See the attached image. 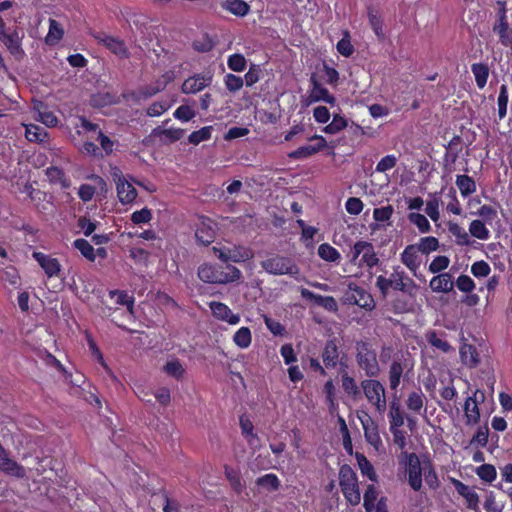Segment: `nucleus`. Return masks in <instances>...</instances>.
Segmentation results:
<instances>
[{
    "mask_svg": "<svg viewBox=\"0 0 512 512\" xmlns=\"http://www.w3.org/2000/svg\"><path fill=\"white\" fill-rule=\"evenodd\" d=\"M378 492L374 485H369L364 493V507L367 512H371L375 508V501L377 500Z\"/></svg>",
    "mask_w": 512,
    "mask_h": 512,
    "instance_id": "58",
    "label": "nucleus"
},
{
    "mask_svg": "<svg viewBox=\"0 0 512 512\" xmlns=\"http://www.w3.org/2000/svg\"><path fill=\"white\" fill-rule=\"evenodd\" d=\"M341 382L342 388L348 396L352 398H358L360 396L359 386L357 385L355 379L348 375V373H342Z\"/></svg>",
    "mask_w": 512,
    "mask_h": 512,
    "instance_id": "37",
    "label": "nucleus"
},
{
    "mask_svg": "<svg viewBox=\"0 0 512 512\" xmlns=\"http://www.w3.org/2000/svg\"><path fill=\"white\" fill-rule=\"evenodd\" d=\"M25 130V137L28 141L31 142H43L45 141L47 137V132L44 128L38 126V125H24Z\"/></svg>",
    "mask_w": 512,
    "mask_h": 512,
    "instance_id": "39",
    "label": "nucleus"
},
{
    "mask_svg": "<svg viewBox=\"0 0 512 512\" xmlns=\"http://www.w3.org/2000/svg\"><path fill=\"white\" fill-rule=\"evenodd\" d=\"M408 367L406 360L394 358L389 368V385L392 390H396L400 384L402 374Z\"/></svg>",
    "mask_w": 512,
    "mask_h": 512,
    "instance_id": "24",
    "label": "nucleus"
},
{
    "mask_svg": "<svg viewBox=\"0 0 512 512\" xmlns=\"http://www.w3.org/2000/svg\"><path fill=\"white\" fill-rule=\"evenodd\" d=\"M74 246L81 252V254L90 261L95 260V253L93 246L85 239H76Z\"/></svg>",
    "mask_w": 512,
    "mask_h": 512,
    "instance_id": "57",
    "label": "nucleus"
},
{
    "mask_svg": "<svg viewBox=\"0 0 512 512\" xmlns=\"http://www.w3.org/2000/svg\"><path fill=\"white\" fill-rule=\"evenodd\" d=\"M165 87H166V81L158 80L152 85H147V86L139 88L137 90V92H135L133 95H134L135 99H137V100L147 99V98L152 97V96L156 95L157 93L161 92L162 90L165 89Z\"/></svg>",
    "mask_w": 512,
    "mask_h": 512,
    "instance_id": "32",
    "label": "nucleus"
},
{
    "mask_svg": "<svg viewBox=\"0 0 512 512\" xmlns=\"http://www.w3.org/2000/svg\"><path fill=\"white\" fill-rule=\"evenodd\" d=\"M222 8L238 17H244L250 10L249 5L243 0H226L222 3Z\"/></svg>",
    "mask_w": 512,
    "mask_h": 512,
    "instance_id": "31",
    "label": "nucleus"
},
{
    "mask_svg": "<svg viewBox=\"0 0 512 512\" xmlns=\"http://www.w3.org/2000/svg\"><path fill=\"white\" fill-rule=\"evenodd\" d=\"M478 477L486 482H492L496 478V469L491 464H483L476 469Z\"/></svg>",
    "mask_w": 512,
    "mask_h": 512,
    "instance_id": "59",
    "label": "nucleus"
},
{
    "mask_svg": "<svg viewBox=\"0 0 512 512\" xmlns=\"http://www.w3.org/2000/svg\"><path fill=\"white\" fill-rule=\"evenodd\" d=\"M471 70L475 77L476 85L478 88H484L489 76L488 66L483 63H475L471 66Z\"/></svg>",
    "mask_w": 512,
    "mask_h": 512,
    "instance_id": "36",
    "label": "nucleus"
},
{
    "mask_svg": "<svg viewBox=\"0 0 512 512\" xmlns=\"http://www.w3.org/2000/svg\"><path fill=\"white\" fill-rule=\"evenodd\" d=\"M356 458L361 473L367 476L371 481L376 482L378 476L370 461L362 454H357Z\"/></svg>",
    "mask_w": 512,
    "mask_h": 512,
    "instance_id": "44",
    "label": "nucleus"
},
{
    "mask_svg": "<svg viewBox=\"0 0 512 512\" xmlns=\"http://www.w3.org/2000/svg\"><path fill=\"white\" fill-rule=\"evenodd\" d=\"M93 37L97 40L99 44H102L106 47L110 52L115 54L120 58H128L129 51L125 46V43L112 35H109L105 32H97L93 34Z\"/></svg>",
    "mask_w": 512,
    "mask_h": 512,
    "instance_id": "13",
    "label": "nucleus"
},
{
    "mask_svg": "<svg viewBox=\"0 0 512 512\" xmlns=\"http://www.w3.org/2000/svg\"><path fill=\"white\" fill-rule=\"evenodd\" d=\"M452 483L458 494L465 499L467 507L473 511H477L479 508V496L475 490L457 479H453Z\"/></svg>",
    "mask_w": 512,
    "mask_h": 512,
    "instance_id": "21",
    "label": "nucleus"
},
{
    "mask_svg": "<svg viewBox=\"0 0 512 512\" xmlns=\"http://www.w3.org/2000/svg\"><path fill=\"white\" fill-rule=\"evenodd\" d=\"M356 362L367 377H377L380 373V366L377 360L376 351L366 342L356 344Z\"/></svg>",
    "mask_w": 512,
    "mask_h": 512,
    "instance_id": "4",
    "label": "nucleus"
},
{
    "mask_svg": "<svg viewBox=\"0 0 512 512\" xmlns=\"http://www.w3.org/2000/svg\"><path fill=\"white\" fill-rule=\"evenodd\" d=\"M32 256L44 270L48 278L56 277L59 275L61 271V264L59 263L58 259L42 252H33Z\"/></svg>",
    "mask_w": 512,
    "mask_h": 512,
    "instance_id": "18",
    "label": "nucleus"
},
{
    "mask_svg": "<svg viewBox=\"0 0 512 512\" xmlns=\"http://www.w3.org/2000/svg\"><path fill=\"white\" fill-rule=\"evenodd\" d=\"M256 485L267 492H274L279 489L280 480L277 475L269 473L257 478Z\"/></svg>",
    "mask_w": 512,
    "mask_h": 512,
    "instance_id": "34",
    "label": "nucleus"
},
{
    "mask_svg": "<svg viewBox=\"0 0 512 512\" xmlns=\"http://www.w3.org/2000/svg\"><path fill=\"white\" fill-rule=\"evenodd\" d=\"M261 267L269 274L289 275L298 279L300 269L298 265L288 257L273 256L261 262Z\"/></svg>",
    "mask_w": 512,
    "mask_h": 512,
    "instance_id": "6",
    "label": "nucleus"
},
{
    "mask_svg": "<svg viewBox=\"0 0 512 512\" xmlns=\"http://www.w3.org/2000/svg\"><path fill=\"white\" fill-rule=\"evenodd\" d=\"M507 11L504 5L498 10L497 19L493 24V32L498 36L499 42L512 49V29L509 26L507 19Z\"/></svg>",
    "mask_w": 512,
    "mask_h": 512,
    "instance_id": "12",
    "label": "nucleus"
},
{
    "mask_svg": "<svg viewBox=\"0 0 512 512\" xmlns=\"http://www.w3.org/2000/svg\"><path fill=\"white\" fill-rule=\"evenodd\" d=\"M450 260L447 256H436L429 264V271L431 273H439L449 266Z\"/></svg>",
    "mask_w": 512,
    "mask_h": 512,
    "instance_id": "61",
    "label": "nucleus"
},
{
    "mask_svg": "<svg viewBox=\"0 0 512 512\" xmlns=\"http://www.w3.org/2000/svg\"><path fill=\"white\" fill-rule=\"evenodd\" d=\"M195 236L199 243L205 246L211 244L216 236L215 223L209 218H201L197 226Z\"/></svg>",
    "mask_w": 512,
    "mask_h": 512,
    "instance_id": "17",
    "label": "nucleus"
},
{
    "mask_svg": "<svg viewBox=\"0 0 512 512\" xmlns=\"http://www.w3.org/2000/svg\"><path fill=\"white\" fill-rule=\"evenodd\" d=\"M23 36L24 34L17 28H6L4 21L0 19V40L16 59H21L24 56V50L22 49Z\"/></svg>",
    "mask_w": 512,
    "mask_h": 512,
    "instance_id": "10",
    "label": "nucleus"
},
{
    "mask_svg": "<svg viewBox=\"0 0 512 512\" xmlns=\"http://www.w3.org/2000/svg\"><path fill=\"white\" fill-rule=\"evenodd\" d=\"M212 82L210 74H196L187 78L181 87L184 94H196L209 86Z\"/></svg>",
    "mask_w": 512,
    "mask_h": 512,
    "instance_id": "16",
    "label": "nucleus"
},
{
    "mask_svg": "<svg viewBox=\"0 0 512 512\" xmlns=\"http://www.w3.org/2000/svg\"><path fill=\"white\" fill-rule=\"evenodd\" d=\"M439 205L440 199L436 195L426 202L425 212L434 222H437L440 218Z\"/></svg>",
    "mask_w": 512,
    "mask_h": 512,
    "instance_id": "56",
    "label": "nucleus"
},
{
    "mask_svg": "<svg viewBox=\"0 0 512 512\" xmlns=\"http://www.w3.org/2000/svg\"><path fill=\"white\" fill-rule=\"evenodd\" d=\"M224 473L233 490L237 493H241L244 489V484L240 473L229 466H225Z\"/></svg>",
    "mask_w": 512,
    "mask_h": 512,
    "instance_id": "43",
    "label": "nucleus"
},
{
    "mask_svg": "<svg viewBox=\"0 0 512 512\" xmlns=\"http://www.w3.org/2000/svg\"><path fill=\"white\" fill-rule=\"evenodd\" d=\"M361 389L367 401L375 407L377 412L383 414L386 411L387 401L382 383L375 379H365L361 382Z\"/></svg>",
    "mask_w": 512,
    "mask_h": 512,
    "instance_id": "7",
    "label": "nucleus"
},
{
    "mask_svg": "<svg viewBox=\"0 0 512 512\" xmlns=\"http://www.w3.org/2000/svg\"><path fill=\"white\" fill-rule=\"evenodd\" d=\"M172 106V102L169 100L155 101L146 110V113L150 117H157L162 115Z\"/></svg>",
    "mask_w": 512,
    "mask_h": 512,
    "instance_id": "51",
    "label": "nucleus"
},
{
    "mask_svg": "<svg viewBox=\"0 0 512 512\" xmlns=\"http://www.w3.org/2000/svg\"><path fill=\"white\" fill-rule=\"evenodd\" d=\"M416 245H408L401 253L402 263L416 275V271L420 267V259Z\"/></svg>",
    "mask_w": 512,
    "mask_h": 512,
    "instance_id": "25",
    "label": "nucleus"
},
{
    "mask_svg": "<svg viewBox=\"0 0 512 512\" xmlns=\"http://www.w3.org/2000/svg\"><path fill=\"white\" fill-rule=\"evenodd\" d=\"M449 232L455 237L458 245H469L470 237L466 230L457 223L450 222L448 224Z\"/></svg>",
    "mask_w": 512,
    "mask_h": 512,
    "instance_id": "41",
    "label": "nucleus"
},
{
    "mask_svg": "<svg viewBox=\"0 0 512 512\" xmlns=\"http://www.w3.org/2000/svg\"><path fill=\"white\" fill-rule=\"evenodd\" d=\"M347 257L349 264L359 269L370 270L379 263L374 246L367 241H357L350 249Z\"/></svg>",
    "mask_w": 512,
    "mask_h": 512,
    "instance_id": "2",
    "label": "nucleus"
},
{
    "mask_svg": "<svg viewBox=\"0 0 512 512\" xmlns=\"http://www.w3.org/2000/svg\"><path fill=\"white\" fill-rule=\"evenodd\" d=\"M46 175L50 182L59 183L62 188L70 187V181L65 177L63 171L57 167L47 168Z\"/></svg>",
    "mask_w": 512,
    "mask_h": 512,
    "instance_id": "48",
    "label": "nucleus"
},
{
    "mask_svg": "<svg viewBox=\"0 0 512 512\" xmlns=\"http://www.w3.org/2000/svg\"><path fill=\"white\" fill-rule=\"evenodd\" d=\"M311 89L307 96V104L323 101L331 106L336 103V98L316 79L314 75L310 78Z\"/></svg>",
    "mask_w": 512,
    "mask_h": 512,
    "instance_id": "14",
    "label": "nucleus"
},
{
    "mask_svg": "<svg viewBox=\"0 0 512 512\" xmlns=\"http://www.w3.org/2000/svg\"><path fill=\"white\" fill-rule=\"evenodd\" d=\"M227 65L232 71L241 72L246 68V59L242 54H233L229 56Z\"/></svg>",
    "mask_w": 512,
    "mask_h": 512,
    "instance_id": "60",
    "label": "nucleus"
},
{
    "mask_svg": "<svg viewBox=\"0 0 512 512\" xmlns=\"http://www.w3.org/2000/svg\"><path fill=\"white\" fill-rule=\"evenodd\" d=\"M376 286L383 296L387 295L390 288L408 294H412L416 288L414 281L399 269H394L388 278L379 275L376 279Z\"/></svg>",
    "mask_w": 512,
    "mask_h": 512,
    "instance_id": "3",
    "label": "nucleus"
},
{
    "mask_svg": "<svg viewBox=\"0 0 512 512\" xmlns=\"http://www.w3.org/2000/svg\"><path fill=\"white\" fill-rule=\"evenodd\" d=\"M408 220L415 225L421 233H428L431 230V225L423 214L411 212L408 214Z\"/></svg>",
    "mask_w": 512,
    "mask_h": 512,
    "instance_id": "49",
    "label": "nucleus"
},
{
    "mask_svg": "<svg viewBox=\"0 0 512 512\" xmlns=\"http://www.w3.org/2000/svg\"><path fill=\"white\" fill-rule=\"evenodd\" d=\"M233 341L241 349L248 348L252 342L250 329L248 327L239 328L233 336Z\"/></svg>",
    "mask_w": 512,
    "mask_h": 512,
    "instance_id": "40",
    "label": "nucleus"
},
{
    "mask_svg": "<svg viewBox=\"0 0 512 512\" xmlns=\"http://www.w3.org/2000/svg\"><path fill=\"white\" fill-rule=\"evenodd\" d=\"M455 184L463 198H467L476 192L477 186L474 179L466 174L456 176Z\"/></svg>",
    "mask_w": 512,
    "mask_h": 512,
    "instance_id": "27",
    "label": "nucleus"
},
{
    "mask_svg": "<svg viewBox=\"0 0 512 512\" xmlns=\"http://www.w3.org/2000/svg\"><path fill=\"white\" fill-rule=\"evenodd\" d=\"M484 399V394L479 390H476L472 396H469L464 404V413L466 423L468 425H474L479 422L480 411L478 408L479 401Z\"/></svg>",
    "mask_w": 512,
    "mask_h": 512,
    "instance_id": "15",
    "label": "nucleus"
},
{
    "mask_svg": "<svg viewBox=\"0 0 512 512\" xmlns=\"http://www.w3.org/2000/svg\"><path fill=\"white\" fill-rule=\"evenodd\" d=\"M64 31L61 25L54 19L49 20V31L46 35V43L49 45L56 44L63 37Z\"/></svg>",
    "mask_w": 512,
    "mask_h": 512,
    "instance_id": "38",
    "label": "nucleus"
},
{
    "mask_svg": "<svg viewBox=\"0 0 512 512\" xmlns=\"http://www.w3.org/2000/svg\"><path fill=\"white\" fill-rule=\"evenodd\" d=\"M312 139L316 141V144L301 146L295 151L289 153V157L294 159L307 158L323 150L327 146V142L322 136L316 135Z\"/></svg>",
    "mask_w": 512,
    "mask_h": 512,
    "instance_id": "20",
    "label": "nucleus"
},
{
    "mask_svg": "<svg viewBox=\"0 0 512 512\" xmlns=\"http://www.w3.org/2000/svg\"><path fill=\"white\" fill-rule=\"evenodd\" d=\"M469 232L479 240H487L490 237V231L481 220H473L469 225Z\"/></svg>",
    "mask_w": 512,
    "mask_h": 512,
    "instance_id": "47",
    "label": "nucleus"
},
{
    "mask_svg": "<svg viewBox=\"0 0 512 512\" xmlns=\"http://www.w3.org/2000/svg\"><path fill=\"white\" fill-rule=\"evenodd\" d=\"M214 253L223 262H244L253 257L251 249L241 245H222L213 247Z\"/></svg>",
    "mask_w": 512,
    "mask_h": 512,
    "instance_id": "11",
    "label": "nucleus"
},
{
    "mask_svg": "<svg viewBox=\"0 0 512 512\" xmlns=\"http://www.w3.org/2000/svg\"><path fill=\"white\" fill-rule=\"evenodd\" d=\"M459 354L462 363L470 368L476 367L480 362L479 354L473 345L463 344L460 347Z\"/></svg>",
    "mask_w": 512,
    "mask_h": 512,
    "instance_id": "26",
    "label": "nucleus"
},
{
    "mask_svg": "<svg viewBox=\"0 0 512 512\" xmlns=\"http://www.w3.org/2000/svg\"><path fill=\"white\" fill-rule=\"evenodd\" d=\"M405 466L408 476V483L414 491L422 488V477L431 489L439 486L437 474L430 461H420L415 453H405Z\"/></svg>",
    "mask_w": 512,
    "mask_h": 512,
    "instance_id": "1",
    "label": "nucleus"
},
{
    "mask_svg": "<svg viewBox=\"0 0 512 512\" xmlns=\"http://www.w3.org/2000/svg\"><path fill=\"white\" fill-rule=\"evenodd\" d=\"M318 255L327 262L338 263L341 259L339 251L328 243H323L318 247Z\"/></svg>",
    "mask_w": 512,
    "mask_h": 512,
    "instance_id": "35",
    "label": "nucleus"
},
{
    "mask_svg": "<svg viewBox=\"0 0 512 512\" xmlns=\"http://www.w3.org/2000/svg\"><path fill=\"white\" fill-rule=\"evenodd\" d=\"M209 307L213 316L221 321L227 322L231 325H236L240 322V316L234 314L232 310L224 303L218 301H211Z\"/></svg>",
    "mask_w": 512,
    "mask_h": 512,
    "instance_id": "19",
    "label": "nucleus"
},
{
    "mask_svg": "<svg viewBox=\"0 0 512 512\" xmlns=\"http://www.w3.org/2000/svg\"><path fill=\"white\" fill-rule=\"evenodd\" d=\"M225 85L230 92H236L243 87L244 80L240 76L227 74L225 76Z\"/></svg>",
    "mask_w": 512,
    "mask_h": 512,
    "instance_id": "64",
    "label": "nucleus"
},
{
    "mask_svg": "<svg viewBox=\"0 0 512 512\" xmlns=\"http://www.w3.org/2000/svg\"><path fill=\"white\" fill-rule=\"evenodd\" d=\"M212 130H213L212 126H205L197 131L192 132L189 135V142L191 144L197 145L202 141L210 139Z\"/></svg>",
    "mask_w": 512,
    "mask_h": 512,
    "instance_id": "55",
    "label": "nucleus"
},
{
    "mask_svg": "<svg viewBox=\"0 0 512 512\" xmlns=\"http://www.w3.org/2000/svg\"><path fill=\"white\" fill-rule=\"evenodd\" d=\"M431 290L436 293H448L453 290L454 282L450 273H440L430 280Z\"/></svg>",
    "mask_w": 512,
    "mask_h": 512,
    "instance_id": "23",
    "label": "nucleus"
},
{
    "mask_svg": "<svg viewBox=\"0 0 512 512\" xmlns=\"http://www.w3.org/2000/svg\"><path fill=\"white\" fill-rule=\"evenodd\" d=\"M111 298L116 297V303L119 305H125L130 313H133L134 308V298L128 296L125 291H110L109 293Z\"/></svg>",
    "mask_w": 512,
    "mask_h": 512,
    "instance_id": "53",
    "label": "nucleus"
},
{
    "mask_svg": "<svg viewBox=\"0 0 512 512\" xmlns=\"http://www.w3.org/2000/svg\"><path fill=\"white\" fill-rule=\"evenodd\" d=\"M389 417H390V429L392 431L394 429L399 428L404 425V417L402 415L400 405L396 401H393L390 404Z\"/></svg>",
    "mask_w": 512,
    "mask_h": 512,
    "instance_id": "42",
    "label": "nucleus"
},
{
    "mask_svg": "<svg viewBox=\"0 0 512 512\" xmlns=\"http://www.w3.org/2000/svg\"><path fill=\"white\" fill-rule=\"evenodd\" d=\"M508 104V87L506 84H502L499 90V96L497 99L498 115L500 119H503L507 114Z\"/></svg>",
    "mask_w": 512,
    "mask_h": 512,
    "instance_id": "54",
    "label": "nucleus"
},
{
    "mask_svg": "<svg viewBox=\"0 0 512 512\" xmlns=\"http://www.w3.org/2000/svg\"><path fill=\"white\" fill-rule=\"evenodd\" d=\"M347 120L339 114H334L332 121L324 127V132L328 134H336L346 128Z\"/></svg>",
    "mask_w": 512,
    "mask_h": 512,
    "instance_id": "50",
    "label": "nucleus"
},
{
    "mask_svg": "<svg viewBox=\"0 0 512 512\" xmlns=\"http://www.w3.org/2000/svg\"><path fill=\"white\" fill-rule=\"evenodd\" d=\"M362 425L367 441L377 448L378 445L381 444V438L378 434L377 428L369 419L367 421L362 420Z\"/></svg>",
    "mask_w": 512,
    "mask_h": 512,
    "instance_id": "45",
    "label": "nucleus"
},
{
    "mask_svg": "<svg viewBox=\"0 0 512 512\" xmlns=\"http://www.w3.org/2000/svg\"><path fill=\"white\" fill-rule=\"evenodd\" d=\"M416 247L420 252L428 254L438 249L439 241L433 236L423 237L420 239Z\"/></svg>",
    "mask_w": 512,
    "mask_h": 512,
    "instance_id": "52",
    "label": "nucleus"
},
{
    "mask_svg": "<svg viewBox=\"0 0 512 512\" xmlns=\"http://www.w3.org/2000/svg\"><path fill=\"white\" fill-rule=\"evenodd\" d=\"M339 485L346 500L351 505H358L361 495L358 487V479L354 470L347 464L342 465L339 471Z\"/></svg>",
    "mask_w": 512,
    "mask_h": 512,
    "instance_id": "5",
    "label": "nucleus"
},
{
    "mask_svg": "<svg viewBox=\"0 0 512 512\" xmlns=\"http://www.w3.org/2000/svg\"><path fill=\"white\" fill-rule=\"evenodd\" d=\"M338 357L339 352L335 340L327 341L322 353L325 366L334 368L337 365Z\"/></svg>",
    "mask_w": 512,
    "mask_h": 512,
    "instance_id": "30",
    "label": "nucleus"
},
{
    "mask_svg": "<svg viewBox=\"0 0 512 512\" xmlns=\"http://www.w3.org/2000/svg\"><path fill=\"white\" fill-rule=\"evenodd\" d=\"M230 271L229 274L218 272L217 269L211 264H202L198 268V277L205 283H228L237 281L241 278V272L235 266L227 267Z\"/></svg>",
    "mask_w": 512,
    "mask_h": 512,
    "instance_id": "8",
    "label": "nucleus"
},
{
    "mask_svg": "<svg viewBox=\"0 0 512 512\" xmlns=\"http://www.w3.org/2000/svg\"><path fill=\"white\" fill-rule=\"evenodd\" d=\"M119 201L122 204H130L137 197V190L130 182H120L116 188Z\"/></svg>",
    "mask_w": 512,
    "mask_h": 512,
    "instance_id": "29",
    "label": "nucleus"
},
{
    "mask_svg": "<svg viewBox=\"0 0 512 512\" xmlns=\"http://www.w3.org/2000/svg\"><path fill=\"white\" fill-rule=\"evenodd\" d=\"M300 293L303 298L314 301L315 304L328 311L335 312L338 309L337 302L332 296L315 294L306 288H301Z\"/></svg>",
    "mask_w": 512,
    "mask_h": 512,
    "instance_id": "22",
    "label": "nucleus"
},
{
    "mask_svg": "<svg viewBox=\"0 0 512 512\" xmlns=\"http://www.w3.org/2000/svg\"><path fill=\"white\" fill-rule=\"evenodd\" d=\"M164 371L176 379L181 378L184 374V368L178 360L167 362V364L164 366Z\"/></svg>",
    "mask_w": 512,
    "mask_h": 512,
    "instance_id": "62",
    "label": "nucleus"
},
{
    "mask_svg": "<svg viewBox=\"0 0 512 512\" xmlns=\"http://www.w3.org/2000/svg\"><path fill=\"white\" fill-rule=\"evenodd\" d=\"M35 113L37 115L34 116V118L43 124H45L47 127H55L58 123L57 117L52 113L51 111H48L46 106L39 102L34 106Z\"/></svg>",
    "mask_w": 512,
    "mask_h": 512,
    "instance_id": "28",
    "label": "nucleus"
},
{
    "mask_svg": "<svg viewBox=\"0 0 512 512\" xmlns=\"http://www.w3.org/2000/svg\"><path fill=\"white\" fill-rule=\"evenodd\" d=\"M490 271L489 264L483 260L476 261L471 266V273L477 278L488 276Z\"/></svg>",
    "mask_w": 512,
    "mask_h": 512,
    "instance_id": "63",
    "label": "nucleus"
},
{
    "mask_svg": "<svg viewBox=\"0 0 512 512\" xmlns=\"http://www.w3.org/2000/svg\"><path fill=\"white\" fill-rule=\"evenodd\" d=\"M344 304L357 305L368 311L375 308V301L370 293L354 283H349L343 295Z\"/></svg>",
    "mask_w": 512,
    "mask_h": 512,
    "instance_id": "9",
    "label": "nucleus"
},
{
    "mask_svg": "<svg viewBox=\"0 0 512 512\" xmlns=\"http://www.w3.org/2000/svg\"><path fill=\"white\" fill-rule=\"evenodd\" d=\"M425 396L421 391H413L408 395L406 405L414 413H420L424 405Z\"/></svg>",
    "mask_w": 512,
    "mask_h": 512,
    "instance_id": "46",
    "label": "nucleus"
},
{
    "mask_svg": "<svg viewBox=\"0 0 512 512\" xmlns=\"http://www.w3.org/2000/svg\"><path fill=\"white\" fill-rule=\"evenodd\" d=\"M368 19L378 40L383 41L385 39V33L383 31V20L379 13L371 7L368 8Z\"/></svg>",
    "mask_w": 512,
    "mask_h": 512,
    "instance_id": "33",
    "label": "nucleus"
}]
</instances>
